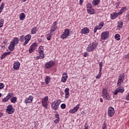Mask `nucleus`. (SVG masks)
Wrapping results in <instances>:
<instances>
[{
    "label": "nucleus",
    "instance_id": "nucleus-25",
    "mask_svg": "<svg viewBox=\"0 0 129 129\" xmlns=\"http://www.w3.org/2000/svg\"><path fill=\"white\" fill-rule=\"evenodd\" d=\"M102 97L104 98V99H105L106 100H110V99H111L110 96L108 94L104 95L102 96Z\"/></svg>",
    "mask_w": 129,
    "mask_h": 129
},
{
    "label": "nucleus",
    "instance_id": "nucleus-59",
    "mask_svg": "<svg viewBox=\"0 0 129 129\" xmlns=\"http://www.w3.org/2000/svg\"><path fill=\"white\" fill-rule=\"evenodd\" d=\"M62 75H63V76H64V75H67V73H63L62 74Z\"/></svg>",
    "mask_w": 129,
    "mask_h": 129
},
{
    "label": "nucleus",
    "instance_id": "nucleus-37",
    "mask_svg": "<svg viewBox=\"0 0 129 129\" xmlns=\"http://www.w3.org/2000/svg\"><path fill=\"white\" fill-rule=\"evenodd\" d=\"M120 37V35L118 34H116L115 35V39H116V40L117 41H119V40H120V38H119Z\"/></svg>",
    "mask_w": 129,
    "mask_h": 129
},
{
    "label": "nucleus",
    "instance_id": "nucleus-38",
    "mask_svg": "<svg viewBox=\"0 0 129 129\" xmlns=\"http://www.w3.org/2000/svg\"><path fill=\"white\" fill-rule=\"evenodd\" d=\"M36 47H37V43H34L31 45L30 48L35 50L36 49Z\"/></svg>",
    "mask_w": 129,
    "mask_h": 129
},
{
    "label": "nucleus",
    "instance_id": "nucleus-8",
    "mask_svg": "<svg viewBox=\"0 0 129 129\" xmlns=\"http://www.w3.org/2000/svg\"><path fill=\"white\" fill-rule=\"evenodd\" d=\"M115 113V110H114V108L110 106L108 109L107 114L108 116H110V117H112L114 115Z\"/></svg>",
    "mask_w": 129,
    "mask_h": 129
},
{
    "label": "nucleus",
    "instance_id": "nucleus-35",
    "mask_svg": "<svg viewBox=\"0 0 129 129\" xmlns=\"http://www.w3.org/2000/svg\"><path fill=\"white\" fill-rule=\"evenodd\" d=\"M20 41L21 43H25V36L24 35L20 37Z\"/></svg>",
    "mask_w": 129,
    "mask_h": 129
},
{
    "label": "nucleus",
    "instance_id": "nucleus-40",
    "mask_svg": "<svg viewBox=\"0 0 129 129\" xmlns=\"http://www.w3.org/2000/svg\"><path fill=\"white\" fill-rule=\"evenodd\" d=\"M87 9H92V5L91 3H88L87 5Z\"/></svg>",
    "mask_w": 129,
    "mask_h": 129
},
{
    "label": "nucleus",
    "instance_id": "nucleus-63",
    "mask_svg": "<svg viewBox=\"0 0 129 129\" xmlns=\"http://www.w3.org/2000/svg\"><path fill=\"white\" fill-rule=\"evenodd\" d=\"M85 78H86V77H83V79H85Z\"/></svg>",
    "mask_w": 129,
    "mask_h": 129
},
{
    "label": "nucleus",
    "instance_id": "nucleus-32",
    "mask_svg": "<svg viewBox=\"0 0 129 129\" xmlns=\"http://www.w3.org/2000/svg\"><path fill=\"white\" fill-rule=\"evenodd\" d=\"M68 79V76L66 75V76H62L61 77V82H66L67 81V79Z\"/></svg>",
    "mask_w": 129,
    "mask_h": 129
},
{
    "label": "nucleus",
    "instance_id": "nucleus-2",
    "mask_svg": "<svg viewBox=\"0 0 129 129\" xmlns=\"http://www.w3.org/2000/svg\"><path fill=\"white\" fill-rule=\"evenodd\" d=\"M98 44L96 42H93L90 43L86 48L87 52H93L96 48H97Z\"/></svg>",
    "mask_w": 129,
    "mask_h": 129
},
{
    "label": "nucleus",
    "instance_id": "nucleus-42",
    "mask_svg": "<svg viewBox=\"0 0 129 129\" xmlns=\"http://www.w3.org/2000/svg\"><path fill=\"white\" fill-rule=\"evenodd\" d=\"M101 73H99L96 76V79H99L101 77Z\"/></svg>",
    "mask_w": 129,
    "mask_h": 129
},
{
    "label": "nucleus",
    "instance_id": "nucleus-36",
    "mask_svg": "<svg viewBox=\"0 0 129 129\" xmlns=\"http://www.w3.org/2000/svg\"><path fill=\"white\" fill-rule=\"evenodd\" d=\"M107 90L106 89H103L102 90V96H103L106 94H107Z\"/></svg>",
    "mask_w": 129,
    "mask_h": 129
},
{
    "label": "nucleus",
    "instance_id": "nucleus-46",
    "mask_svg": "<svg viewBox=\"0 0 129 129\" xmlns=\"http://www.w3.org/2000/svg\"><path fill=\"white\" fill-rule=\"evenodd\" d=\"M34 50H35L34 49L30 47V48L29 50V53H30V54H32V53H33V52H34Z\"/></svg>",
    "mask_w": 129,
    "mask_h": 129
},
{
    "label": "nucleus",
    "instance_id": "nucleus-50",
    "mask_svg": "<svg viewBox=\"0 0 129 129\" xmlns=\"http://www.w3.org/2000/svg\"><path fill=\"white\" fill-rule=\"evenodd\" d=\"M125 59H129V53L125 55L124 56Z\"/></svg>",
    "mask_w": 129,
    "mask_h": 129
},
{
    "label": "nucleus",
    "instance_id": "nucleus-11",
    "mask_svg": "<svg viewBox=\"0 0 129 129\" xmlns=\"http://www.w3.org/2000/svg\"><path fill=\"white\" fill-rule=\"evenodd\" d=\"M124 92V88L122 87L121 88L118 87L116 89L114 92H112L114 95H117L118 93H123Z\"/></svg>",
    "mask_w": 129,
    "mask_h": 129
},
{
    "label": "nucleus",
    "instance_id": "nucleus-33",
    "mask_svg": "<svg viewBox=\"0 0 129 129\" xmlns=\"http://www.w3.org/2000/svg\"><path fill=\"white\" fill-rule=\"evenodd\" d=\"M53 33H50V34H47L46 35V39L48 40V41H50L51 40V38H52V36H53Z\"/></svg>",
    "mask_w": 129,
    "mask_h": 129
},
{
    "label": "nucleus",
    "instance_id": "nucleus-41",
    "mask_svg": "<svg viewBox=\"0 0 129 129\" xmlns=\"http://www.w3.org/2000/svg\"><path fill=\"white\" fill-rule=\"evenodd\" d=\"M4 26V19L0 20V28H2Z\"/></svg>",
    "mask_w": 129,
    "mask_h": 129
},
{
    "label": "nucleus",
    "instance_id": "nucleus-22",
    "mask_svg": "<svg viewBox=\"0 0 129 129\" xmlns=\"http://www.w3.org/2000/svg\"><path fill=\"white\" fill-rule=\"evenodd\" d=\"M11 53H12L10 51H8V52H5L4 53H3L1 56V60H4V59H5L6 58V57H7V56H8V55H10V54H11Z\"/></svg>",
    "mask_w": 129,
    "mask_h": 129
},
{
    "label": "nucleus",
    "instance_id": "nucleus-12",
    "mask_svg": "<svg viewBox=\"0 0 129 129\" xmlns=\"http://www.w3.org/2000/svg\"><path fill=\"white\" fill-rule=\"evenodd\" d=\"M6 112L8 114H12L15 112V109L13 107V105H9L7 106V108L6 109Z\"/></svg>",
    "mask_w": 129,
    "mask_h": 129
},
{
    "label": "nucleus",
    "instance_id": "nucleus-43",
    "mask_svg": "<svg viewBox=\"0 0 129 129\" xmlns=\"http://www.w3.org/2000/svg\"><path fill=\"white\" fill-rule=\"evenodd\" d=\"M60 108L62 109H65V108H66V104H61L60 105Z\"/></svg>",
    "mask_w": 129,
    "mask_h": 129
},
{
    "label": "nucleus",
    "instance_id": "nucleus-58",
    "mask_svg": "<svg viewBox=\"0 0 129 129\" xmlns=\"http://www.w3.org/2000/svg\"><path fill=\"white\" fill-rule=\"evenodd\" d=\"M126 18H127L128 21H129V15L126 16Z\"/></svg>",
    "mask_w": 129,
    "mask_h": 129
},
{
    "label": "nucleus",
    "instance_id": "nucleus-57",
    "mask_svg": "<svg viewBox=\"0 0 129 129\" xmlns=\"http://www.w3.org/2000/svg\"><path fill=\"white\" fill-rule=\"evenodd\" d=\"M0 10H4V7L3 6H0Z\"/></svg>",
    "mask_w": 129,
    "mask_h": 129
},
{
    "label": "nucleus",
    "instance_id": "nucleus-10",
    "mask_svg": "<svg viewBox=\"0 0 129 129\" xmlns=\"http://www.w3.org/2000/svg\"><path fill=\"white\" fill-rule=\"evenodd\" d=\"M32 39V35L30 34H27L25 36V42L23 44V46H26V45H28V43L30 41H31V39Z\"/></svg>",
    "mask_w": 129,
    "mask_h": 129
},
{
    "label": "nucleus",
    "instance_id": "nucleus-4",
    "mask_svg": "<svg viewBox=\"0 0 129 129\" xmlns=\"http://www.w3.org/2000/svg\"><path fill=\"white\" fill-rule=\"evenodd\" d=\"M68 37H70V30L69 29L66 28L64 29L62 34L60 36V38L64 40V39H67Z\"/></svg>",
    "mask_w": 129,
    "mask_h": 129
},
{
    "label": "nucleus",
    "instance_id": "nucleus-6",
    "mask_svg": "<svg viewBox=\"0 0 129 129\" xmlns=\"http://www.w3.org/2000/svg\"><path fill=\"white\" fill-rule=\"evenodd\" d=\"M124 74H121L119 75L118 79V82L117 83V86H118V87H120V85H121V83L123 82V80H124Z\"/></svg>",
    "mask_w": 129,
    "mask_h": 129
},
{
    "label": "nucleus",
    "instance_id": "nucleus-7",
    "mask_svg": "<svg viewBox=\"0 0 129 129\" xmlns=\"http://www.w3.org/2000/svg\"><path fill=\"white\" fill-rule=\"evenodd\" d=\"M49 99V98L48 96H45L43 99H42L41 101V104L44 108L47 109L48 108V100Z\"/></svg>",
    "mask_w": 129,
    "mask_h": 129
},
{
    "label": "nucleus",
    "instance_id": "nucleus-24",
    "mask_svg": "<svg viewBox=\"0 0 129 129\" xmlns=\"http://www.w3.org/2000/svg\"><path fill=\"white\" fill-rule=\"evenodd\" d=\"M122 26H123V22L122 21H119L117 23V28L120 30V29H122Z\"/></svg>",
    "mask_w": 129,
    "mask_h": 129
},
{
    "label": "nucleus",
    "instance_id": "nucleus-48",
    "mask_svg": "<svg viewBox=\"0 0 129 129\" xmlns=\"http://www.w3.org/2000/svg\"><path fill=\"white\" fill-rule=\"evenodd\" d=\"M99 68H102V66H103V62L102 61L100 62L99 63Z\"/></svg>",
    "mask_w": 129,
    "mask_h": 129
},
{
    "label": "nucleus",
    "instance_id": "nucleus-64",
    "mask_svg": "<svg viewBox=\"0 0 129 129\" xmlns=\"http://www.w3.org/2000/svg\"><path fill=\"white\" fill-rule=\"evenodd\" d=\"M84 129H88V127H85Z\"/></svg>",
    "mask_w": 129,
    "mask_h": 129
},
{
    "label": "nucleus",
    "instance_id": "nucleus-39",
    "mask_svg": "<svg viewBox=\"0 0 129 129\" xmlns=\"http://www.w3.org/2000/svg\"><path fill=\"white\" fill-rule=\"evenodd\" d=\"M40 51H41L42 52H44V46H40L38 48V51L40 52Z\"/></svg>",
    "mask_w": 129,
    "mask_h": 129
},
{
    "label": "nucleus",
    "instance_id": "nucleus-1",
    "mask_svg": "<svg viewBox=\"0 0 129 129\" xmlns=\"http://www.w3.org/2000/svg\"><path fill=\"white\" fill-rule=\"evenodd\" d=\"M19 41L20 39H19V38L15 37L11 42V43L8 47L9 50H10V51H14V50H15V47L19 44Z\"/></svg>",
    "mask_w": 129,
    "mask_h": 129
},
{
    "label": "nucleus",
    "instance_id": "nucleus-31",
    "mask_svg": "<svg viewBox=\"0 0 129 129\" xmlns=\"http://www.w3.org/2000/svg\"><path fill=\"white\" fill-rule=\"evenodd\" d=\"M19 18L20 21H24V20H25V18H26V15H25V13H21L20 15Z\"/></svg>",
    "mask_w": 129,
    "mask_h": 129
},
{
    "label": "nucleus",
    "instance_id": "nucleus-5",
    "mask_svg": "<svg viewBox=\"0 0 129 129\" xmlns=\"http://www.w3.org/2000/svg\"><path fill=\"white\" fill-rule=\"evenodd\" d=\"M109 38V31H104L101 34V39L105 41Z\"/></svg>",
    "mask_w": 129,
    "mask_h": 129
},
{
    "label": "nucleus",
    "instance_id": "nucleus-61",
    "mask_svg": "<svg viewBox=\"0 0 129 129\" xmlns=\"http://www.w3.org/2000/svg\"><path fill=\"white\" fill-rule=\"evenodd\" d=\"M22 1L24 3L25 2H27V0H22Z\"/></svg>",
    "mask_w": 129,
    "mask_h": 129
},
{
    "label": "nucleus",
    "instance_id": "nucleus-23",
    "mask_svg": "<svg viewBox=\"0 0 129 129\" xmlns=\"http://www.w3.org/2000/svg\"><path fill=\"white\" fill-rule=\"evenodd\" d=\"M37 32H38V28H37V27H34L31 29V34L32 35H35V34H37Z\"/></svg>",
    "mask_w": 129,
    "mask_h": 129
},
{
    "label": "nucleus",
    "instance_id": "nucleus-60",
    "mask_svg": "<svg viewBox=\"0 0 129 129\" xmlns=\"http://www.w3.org/2000/svg\"><path fill=\"white\" fill-rule=\"evenodd\" d=\"M1 116H3V114H2V113H0V118L1 117Z\"/></svg>",
    "mask_w": 129,
    "mask_h": 129
},
{
    "label": "nucleus",
    "instance_id": "nucleus-51",
    "mask_svg": "<svg viewBox=\"0 0 129 129\" xmlns=\"http://www.w3.org/2000/svg\"><path fill=\"white\" fill-rule=\"evenodd\" d=\"M52 26H53L54 27H57V21L54 22L53 23V25Z\"/></svg>",
    "mask_w": 129,
    "mask_h": 129
},
{
    "label": "nucleus",
    "instance_id": "nucleus-54",
    "mask_svg": "<svg viewBox=\"0 0 129 129\" xmlns=\"http://www.w3.org/2000/svg\"><path fill=\"white\" fill-rule=\"evenodd\" d=\"M101 71H102V68H99V73H101Z\"/></svg>",
    "mask_w": 129,
    "mask_h": 129
},
{
    "label": "nucleus",
    "instance_id": "nucleus-47",
    "mask_svg": "<svg viewBox=\"0 0 129 129\" xmlns=\"http://www.w3.org/2000/svg\"><path fill=\"white\" fill-rule=\"evenodd\" d=\"M59 121H60V119H56L54 120L55 123H59Z\"/></svg>",
    "mask_w": 129,
    "mask_h": 129
},
{
    "label": "nucleus",
    "instance_id": "nucleus-21",
    "mask_svg": "<svg viewBox=\"0 0 129 129\" xmlns=\"http://www.w3.org/2000/svg\"><path fill=\"white\" fill-rule=\"evenodd\" d=\"M69 89L68 88H66L64 89V93H65V96L64 98L66 99H67V98H69V95H70V93L69 92Z\"/></svg>",
    "mask_w": 129,
    "mask_h": 129
},
{
    "label": "nucleus",
    "instance_id": "nucleus-62",
    "mask_svg": "<svg viewBox=\"0 0 129 129\" xmlns=\"http://www.w3.org/2000/svg\"><path fill=\"white\" fill-rule=\"evenodd\" d=\"M2 12H3V10L2 9H0V14H1Z\"/></svg>",
    "mask_w": 129,
    "mask_h": 129
},
{
    "label": "nucleus",
    "instance_id": "nucleus-27",
    "mask_svg": "<svg viewBox=\"0 0 129 129\" xmlns=\"http://www.w3.org/2000/svg\"><path fill=\"white\" fill-rule=\"evenodd\" d=\"M99 3H100V0H93L92 5H93V6H98Z\"/></svg>",
    "mask_w": 129,
    "mask_h": 129
},
{
    "label": "nucleus",
    "instance_id": "nucleus-56",
    "mask_svg": "<svg viewBox=\"0 0 129 129\" xmlns=\"http://www.w3.org/2000/svg\"><path fill=\"white\" fill-rule=\"evenodd\" d=\"M1 6L3 7H5V4H4V3H2Z\"/></svg>",
    "mask_w": 129,
    "mask_h": 129
},
{
    "label": "nucleus",
    "instance_id": "nucleus-28",
    "mask_svg": "<svg viewBox=\"0 0 129 129\" xmlns=\"http://www.w3.org/2000/svg\"><path fill=\"white\" fill-rule=\"evenodd\" d=\"M125 11H126V7H123L121 9V10H120V12H118V13L119 15H122V14H123V13H124Z\"/></svg>",
    "mask_w": 129,
    "mask_h": 129
},
{
    "label": "nucleus",
    "instance_id": "nucleus-55",
    "mask_svg": "<svg viewBox=\"0 0 129 129\" xmlns=\"http://www.w3.org/2000/svg\"><path fill=\"white\" fill-rule=\"evenodd\" d=\"M100 102H103V100L102 99V98H100Z\"/></svg>",
    "mask_w": 129,
    "mask_h": 129
},
{
    "label": "nucleus",
    "instance_id": "nucleus-49",
    "mask_svg": "<svg viewBox=\"0 0 129 129\" xmlns=\"http://www.w3.org/2000/svg\"><path fill=\"white\" fill-rule=\"evenodd\" d=\"M55 117L57 119H60V116L58 113H56L55 115Z\"/></svg>",
    "mask_w": 129,
    "mask_h": 129
},
{
    "label": "nucleus",
    "instance_id": "nucleus-26",
    "mask_svg": "<svg viewBox=\"0 0 129 129\" xmlns=\"http://www.w3.org/2000/svg\"><path fill=\"white\" fill-rule=\"evenodd\" d=\"M57 29H58V27L57 26H54L53 25H51V29H50V33H54V32H55V31L56 30H57Z\"/></svg>",
    "mask_w": 129,
    "mask_h": 129
},
{
    "label": "nucleus",
    "instance_id": "nucleus-44",
    "mask_svg": "<svg viewBox=\"0 0 129 129\" xmlns=\"http://www.w3.org/2000/svg\"><path fill=\"white\" fill-rule=\"evenodd\" d=\"M102 129H107L106 123L104 122L102 126Z\"/></svg>",
    "mask_w": 129,
    "mask_h": 129
},
{
    "label": "nucleus",
    "instance_id": "nucleus-14",
    "mask_svg": "<svg viewBox=\"0 0 129 129\" xmlns=\"http://www.w3.org/2000/svg\"><path fill=\"white\" fill-rule=\"evenodd\" d=\"M12 97H13V93H9L8 94V95L6 97H5L3 99H2V102H8V101H9V100H10V99H11V98H12Z\"/></svg>",
    "mask_w": 129,
    "mask_h": 129
},
{
    "label": "nucleus",
    "instance_id": "nucleus-17",
    "mask_svg": "<svg viewBox=\"0 0 129 129\" xmlns=\"http://www.w3.org/2000/svg\"><path fill=\"white\" fill-rule=\"evenodd\" d=\"M33 96L30 95L28 98H26L24 100V102L26 104H28V103H32L33 102Z\"/></svg>",
    "mask_w": 129,
    "mask_h": 129
},
{
    "label": "nucleus",
    "instance_id": "nucleus-52",
    "mask_svg": "<svg viewBox=\"0 0 129 129\" xmlns=\"http://www.w3.org/2000/svg\"><path fill=\"white\" fill-rule=\"evenodd\" d=\"M88 55V53H87V52H84V57H87V56Z\"/></svg>",
    "mask_w": 129,
    "mask_h": 129
},
{
    "label": "nucleus",
    "instance_id": "nucleus-30",
    "mask_svg": "<svg viewBox=\"0 0 129 129\" xmlns=\"http://www.w3.org/2000/svg\"><path fill=\"white\" fill-rule=\"evenodd\" d=\"M50 80H51V78L49 76L46 77L45 79L46 84H49L50 83Z\"/></svg>",
    "mask_w": 129,
    "mask_h": 129
},
{
    "label": "nucleus",
    "instance_id": "nucleus-20",
    "mask_svg": "<svg viewBox=\"0 0 129 129\" xmlns=\"http://www.w3.org/2000/svg\"><path fill=\"white\" fill-rule=\"evenodd\" d=\"M89 31L88 27H84L81 30V32L82 34H86L89 33Z\"/></svg>",
    "mask_w": 129,
    "mask_h": 129
},
{
    "label": "nucleus",
    "instance_id": "nucleus-29",
    "mask_svg": "<svg viewBox=\"0 0 129 129\" xmlns=\"http://www.w3.org/2000/svg\"><path fill=\"white\" fill-rule=\"evenodd\" d=\"M87 12L88 13V14H90V15H93L94 14L95 11H94V9L91 8L90 9H87Z\"/></svg>",
    "mask_w": 129,
    "mask_h": 129
},
{
    "label": "nucleus",
    "instance_id": "nucleus-13",
    "mask_svg": "<svg viewBox=\"0 0 129 129\" xmlns=\"http://www.w3.org/2000/svg\"><path fill=\"white\" fill-rule=\"evenodd\" d=\"M103 26H104V22L102 21L99 23V25H97L95 27L94 33H96V32H97V30H101Z\"/></svg>",
    "mask_w": 129,
    "mask_h": 129
},
{
    "label": "nucleus",
    "instance_id": "nucleus-53",
    "mask_svg": "<svg viewBox=\"0 0 129 129\" xmlns=\"http://www.w3.org/2000/svg\"><path fill=\"white\" fill-rule=\"evenodd\" d=\"M82 4H83V0H80L79 5H80V6H82Z\"/></svg>",
    "mask_w": 129,
    "mask_h": 129
},
{
    "label": "nucleus",
    "instance_id": "nucleus-9",
    "mask_svg": "<svg viewBox=\"0 0 129 129\" xmlns=\"http://www.w3.org/2000/svg\"><path fill=\"white\" fill-rule=\"evenodd\" d=\"M55 62L53 60H51L48 62H47L44 64L46 69H49L55 66Z\"/></svg>",
    "mask_w": 129,
    "mask_h": 129
},
{
    "label": "nucleus",
    "instance_id": "nucleus-18",
    "mask_svg": "<svg viewBox=\"0 0 129 129\" xmlns=\"http://www.w3.org/2000/svg\"><path fill=\"white\" fill-rule=\"evenodd\" d=\"M38 52L39 55L36 56V60H39V59H44V58H45V53L44 51H40Z\"/></svg>",
    "mask_w": 129,
    "mask_h": 129
},
{
    "label": "nucleus",
    "instance_id": "nucleus-34",
    "mask_svg": "<svg viewBox=\"0 0 129 129\" xmlns=\"http://www.w3.org/2000/svg\"><path fill=\"white\" fill-rule=\"evenodd\" d=\"M17 97H13L11 99L10 101L12 103H16V102H17Z\"/></svg>",
    "mask_w": 129,
    "mask_h": 129
},
{
    "label": "nucleus",
    "instance_id": "nucleus-3",
    "mask_svg": "<svg viewBox=\"0 0 129 129\" xmlns=\"http://www.w3.org/2000/svg\"><path fill=\"white\" fill-rule=\"evenodd\" d=\"M60 103H61V100L60 99H57L51 103V108L54 110H57L58 109V107L60 105Z\"/></svg>",
    "mask_w": 129,
    "mask_h": 129
},
{
    "label": "nucleus",
    "instance_id": "nucleus-45",
    "mask_svg": "<svg viewBox=\"0 0 129 129\" xmlns=\"http://www.w3.org/2000/svg\"><path fill=\"white\" fill-rule=\"evenodd\" d=\"M5 87V85H4V83H0V90L1 89H3Z\"/></svg>",
    "mask_w": 129,
    "mask_h": 129
},
{
    "label": "nucleus",
    "instance_id": "nucleus-15",
    "mask_svg": "<svg viewBox=\"0 0 129 129\" xmlns=\"http://www.w3.org/2000/svg\"><path fill=\"white\" fill-rule=\"evenodd\" d=\"M79 106H80V104H78L75 107L73 108V109H72L69 111L70 113H75V112H77V111L79 109Z\"/></svg>",
    "mask_w": 129,
    "mask_h": 129
},
{
    "label": "nucleus",
    "instance_id": "nucleus-19",
    "mask_svg": "<svg viewBox=\"0 0 129 129\" xmlns=\"http://www.w3.org/2000/svg\"><path fill=\"white\" fill-rule=\"evenodd\" d=\"M118 16H119L118 13L113 12L110 14V18L111 20H115V19H116Z\"/></svg>",
    "mask_w": 129,
    "mask_h": 129
},
{
    "label": "nucleus",
    "instance_id": "nucleus-16",
    "mask_svg": "<svg viewBox=\"0 0 129 129\" xmlns=\"http://www.w3.org/2000/svg\"><path fill=\"white\" fill-rule=\"evenodd\" d=\"M21 67V63L19 61H16L13 63V69L14 70H19Z\"/></svg>",
    "mask_w": 129,
    "mask_h": 129
}]
</instances>
